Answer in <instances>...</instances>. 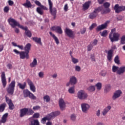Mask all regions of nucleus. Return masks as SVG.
<instances>
[{
	"mask_svg": "<svg viewBox=\"0 0 125 125\" xmlns=\"http://www.w3.org/2000/svg\"><path fill=\"white\" fill-rule=\"evenodd\" d=\"M112 71L113 73H116L119 71V66H116V65H113L112 66Z\"/></svg>",
	"mask_w": 125,
	"mask_h": 125,
	"instance_id": "obj_41",
	"label": "nucleus"
},
{
	"mask_svg": "<svg viewBox=\"0 0 125 125\" xmlns=\"http://www.w3.org/2000/svg\"><path fill=\"white\" fill-rule=\"evenodd\" d=\"M44 74L43 73V72H40L39 73V78H43V76H44Z\"/></svg>",
	"mask_w": 125,
	"mask_h": 125,
	"instance_id": "obj_59",
	"label": "nucleus"
},
{
	"mask_svg": "<svg viewBox=\"0 0 125 125\" xmlns=\"http://www.w3.org/2000/svg\"><path fill=\"white\" fill-rule=\"evenodd\" d=\"M18 86L21 89H25V87H26V82H24L23 84H21V83H18Z\"/></svg>",
	"mask_w": 125,
	"mask_h": 125,
	"instance_id": "obj_36",
	"label": "nucleus"
},
{
	"mask_svg": "<svg viewBox=\"0 0 125 125\" xmlns=\"http://www.w3.org/2000/svg\"><path fill=\"white\" fill-rule=\"evenodd\" d=\"M34 2L36 5H38V6H40L37 8L36 11L37 13L40 14V15H43V10H48V8L46 7V6L42 5V3L40 1L36 0L34 1Z\"/></svg>",
	"mask_w": 125,
	"mask_h": 125,
	"instance_id": "obj_2",
	"label": "nucleus"
},
{
	"mask_svg": "<svg viewBox=\"0 0 125 125\" xmlns=\"http://www.w3.org/2000/svg\"><path fill=\"white\" fill-rule=\"evenodd\" d=\"M4 12H5L6 13H7L9 11V7L8 6H5L4 8Z\"/></svg>",
	"mask_w": 125,
	"mask_h": 125,
	"instance_id": "obj_55",
	"label": "nucleus"
},
{
	"mask_svg": "<svg viewBox=\"0 0 125 125\" xmlns=\"http://www.w3.org/2000/svg\"><path fill=\"white\" fill-rule=\"evenodd\" d=\"M7 68H8V69H12L13 68V66H12V64H11V63H8L7 65Z\"/></svg>",
	"mask_w": 125,
	"mask_h": 125,
	"instance_id": "obj_64",
	"label": "nucleus"
},
{
	"mask_svg": "<svg viewBox=\"0 0 125 125\" xmlns=\"http://www.w3.org/2000/svg\"><path fill=\"white\" fill-rule=\"evenodd\" d=\"M116 32V28L112 29L110 34L109 35V39L110 40L111 42H118V41H119V39H120V34L118 32Z\"/></svg>",
	"mask_w": 125,
	"mask_h": 125,
	"instance_id": "obj_3",
	"label": "nucleus"
},
{
	"mask_svg": "<svg viewBox=\"0 0 125 125\" xmlns=\"http://www.w3.org/2000/svg\"><path fill=\"white\" fill-rule=\"evenodd\" d=\"M96 116L97 117H100V109H98L97 111H96Z\"/></svg>",
	"mask_w": 125,
	"mask_h": 125,
	"instance_id": "obj_63",
	"label": "nucleus"
},
{
	"mask_svg": "<svg viewBox=\"0 0 125 125\" xmlns=\"http://www.w3.org/2000/svg\"><path fill=\"white\" fill-rule=\"evenodd\" d=\"M8 22L9 25H10V26H11L12 28H15V27H16V26L19 27V28H21V27H22V25H20L19 22H18L17 21H16V20H15L14 19H12L11 18L8 19Z\"/></svg>",
	"mask_w": 125,
	"mask_h": 125,
	"instance_id": "obj_8",
	"label": "nucleus"
},
{
	"mask_svg": "<svg viewBox=\"0 0 125 125\" xmlns=\"http://www.w3.org/2000/svg\"><path fill=\"white\" fill-rule=\"evenodd\" d=\"M75 71L76 72H80L81 71V66L79 65L75 66Z\"/></svg>",
	"mask_w": 125,
	"mask_h": 125,
	"instance_id": "obj_58",
	"label": "nucleus"
},
{
	"mask_svg": "<svg viewBox=\"0 0 125 125\" xmlns=\"http://www.w3.org/2000/svg\"><path fill=\"white\" fill-rule=\"evenodd\" d=\"M64 32L68 38H70V39H75V34L72 29L66 28L64 30Z\"/></svg>",
	"mask_w": 125,
	"mask_h": 125,
	"instance_id": "obj_11",
	"label": "nucleus"
},
{
	"mask_svg": "<svg viewBox=\"0 0 125 125\" xmlns=\"http://www.w3.org/2000/svg\"><path fill=\"white\" fill-rule=\"evenodd\" d=\"M1 81L2 84L3 85V87L4 88V87L6 86V84H7V82H6V77H5V72H4V71L1 72Z\"/></svg>",
	"mask_w": 125,
	"mask_h": 125,
	"instance_id": "obj_14",
	"label": "nucleus"
},
{
	"mask_svg": "<svg viewBox=\"0 0 125 125\" xmlns=\"http://www.w3.org/2000/svg\"><path fill=\"white\" fill-rule=\"evenodd\" d=\"M114 51L111 49L108 51L107 55V59L108 61H111L112 59L113 58V52Z\"/></svg>",
	"mask_w": 125,
	"mask_h": 125,
	"instance_id": "obj_23",
	"label": "nucleus"
},
{
	"mask_svg": "<svg viewBox=\"0 0 125 125\" xmlns=\"http://www.w3.org/2000/svg\"><path fill=\"white\" fill-rule=\"evenodd\" d=\"M33 118L35 119H39L40 118V113H35L33 115Z\"/></svg>",
	"mask_w": 125,
	"mask_h": 125,
	"instance_id": "obj_52",
	"label": "nucleus"
},
{
	"mask_svg": "<svg viewBox=\"0 0 125 125\" xmlns=\"http://www.w3.org/2000/svg\"><path fill=\"white\" fill-rule=\"evenodd\" d=\"M26 82L29 86L30 90L33 92H36V86H35L33 82L30 79H27Z\"/></svg>",
	"mask_w": 125,
	"mask_h": 125,
	"instance_id": "obj_15",
	"label": "nucleus"
},
{
	"mask_svg": "<svg viewBox=\"0 0 125 125\" xmlns=\"http://www.w3.org/2000/svg\"><path fill=\"white\" fill-rule=\"evenodd\" d=\"M115 13H121L122 11H125V6H120L119 4H116L114 7Z\"/></svg>",
	"mask_w": 125,
	"mask_h": 125,
	"instance_id": "obj_10",
	"label": "nucleus"
},
{
	"mask_svg": "<svg viewBox=\"0 0 125 125\" xmlns=\"http://www.w3.org/2000/svg\"><path fill=\"white\" fill-rule=\"evenodd\" d=\"M32 45L30 43H28L24 47V50L25 51H21L17 50V49H14V52H15L16 54L20 55V58L21 59H29L30 58V56L29 55V53L30 50H31V47Z\"/></svg>",
	"mask_w": 125,
	"mask_h": 125,
	"instance_id": "obj_1",
	"label": "nucleus"
},
{
	"mask_svg": "<svg viewBox=\"0 0 125 125\" xmlns=\"http://www.w3.org/2000/svg\"><path fill=\"white\" fill-rule=\"evenodd\" d=\"M51 31H54L57 34H59L60 35H62L63 34V30H62V28L61 26H53L51 28Z\"/></svg>",
	"mask_w": 125,
	"mask_h": 125,
	"instance_id": "obj_12",
	"label": "nucleus"
},
{
	"mask_svg": "<svg viewBox=\"0 0 125 125\" xmlns=\"http://www.w3.org/2000/svg\"><path fill=\"white\" fill-rule=\"evenodd\" d=\"M51 120V118L49 116V114H48L46 115L45 117L43 118L41 120L42 124H43L44 125L45 123H46V121H50Z\"/></svg>",
	"mask_w": 125,
	"mask_h": 125,
	"instance_id": "obj_29",
	"label": "nucleus"
},
{
	"mask_svg": "<svg viewBox=\"0 0 125 125\" xmlns=\"http://www.w3.org/2000/svg\"><path fill=\"white\" fill-rule=\"evenodd\" d=\"M40 109H41V106L40 105L34 106L33 107V110L34 111L40 110Z\"/></svg>",
	"mask_w": 125,
	"mask_h": 125,
	"instance_id": "obj_51",
	"label": "nucleus"
},
{
	"mask_svg": "<svg viewBox=\"0 0 125 125\" xmlns=\"http://www.w3.org/2000/svg\"><path fill=\"white\" fill-rule=\"evenodd\" d=\"M70 119L71 121H76V115L72 114L70 116Z\"/></svg>",
	"mask_w": 125,
	"mask_h": 125,
	"instance_id": "obj_57",
	"label": "nucleus"
},
{
	"mask_svg": "<svg viewBox=\"0 0 125 125\" xmlns=\"http://www.w3.org/2000/svg\"><path fill=\"white\" fill-rule=\"evenodd\" d=\"M48 4L49 6V11L51 15L53 16V19H56V14H57V9L56 8L53 7V3L51 1V0H48Z\"/></svg>",
	"mask_w": 125,
	"mask_h": 125,
	"instance_id": "obj_4",
	"label": "nucleus"
},
{
	"mask_svg": "<svg viewBox=\"0 0 125 125\" xmlns=\"http://www.w3.org/2000/svg\"><path fill=\"white\" fill-rule=\"evenodd\" d=\"M90 3H91V1H90L85 2L83 5V10H87L89 8V6H90Z\"/></svg>",
	"mask_w": 125,
	"mask_h": 125,
	"instance_id": "obj_30",
	"label": "nucleus"
},
{
	"mask_svg": "<svg viewBox=\"0 0 125 125\" xmlns=\"http://www.w3.org/2000/svg\"><path fill=\"white\" fill-rule=\"evenodd\" d=\"M111 108L112 107H111V106L110 105H108L106 106L105 108H104L102 111L103 115L106 116V115L108 114V112H109V111L111 110Z\"/></svg>",
	"mask_w": 125,
	"mask_h": 125,
	"instance_id": "obj_24",
	"label": "nucleus"
},
{
	"mask_svg": "<svg viewBox=\"0 0 125 125\" xmlns=\"http://www.w3.org/2000/svg\"><path fill=\"white\" fill-rule=\"evenodd\" d=\"M107 34L108 31L106 30H105L103 31V32L101 34V36H102V37H107Z\"/></svg>",
	"mask_w": 125,
	"mask_h": 125,
	"instance_id": "obj_48",
	"label": "nucleus"
},
{
	"mask_svg": "<svg viewBox=\"0 0 125 125\" xmlns=\"http://www.w3.org/2000/svg\"><path fill=\"white\" fill-rule=\"evenodd\" d=\"M15 84L16 82L15 80L12 81L9 84L8 88H7V93L11 95H13L14 93V90H15Z\"/></svg>",
	"mask_w": 125,
	"mask_h": 125,
	"instance_id": "obj_6",
	"label": "nucleus"
},
{
	"mask_svg": "<svg viewBox=\"0 0 125 125\" xmlns=\"http://www.w3.org/2000/svg\"><path fill=\"white\" fill-rule=\"evenodd\" d=\"M97 42H98V40L95 39L93 42H91L90 43H91L93 46H94L97 44Z\"/></svg>",
	"mask_w": 125,
	"mask_h": 125,
	"instance_id": "obj_50",
	"label": "nucleus"
},
{
	"mask_svg": "<svg viewBox=\"0 0 125 125\" xmlns=\"http://www.w3.org/2000/svg\"><path fill=\"white\" fill-rule=\"evenodd\" d=\"M23 96L24 97H29L32 100H36L37 99V97L28 89L23 90Z\"/></svg>",
	"mask_w": 125,
	"mask_h": 125,
	"instance_id": "obj_9",
	"label": "nucleus"
},
{
	"mask_svg": "<svg viewBox=\"0 0 125 125\" xmlns=\"http://www.w3.org/2000/svg\"><path fill=\"white\" fill-rule=\"evenodd\" d=\"M95 27H96V24L94 23L89 27L90 31L92 30Z\"/></svg>",
	"mask_w": 125,
	"mask_h": 125,
	"instance_id": "obj_56",
	"label": "nucleus"
},
{
	"mask_svg": "<svg viewBox=\"0 0 125 125\" xmlns=\"http://www.w3.org/2000/svg\"><path fill=\"white\" fill-rule=\"evenodd\" d=\"M22 5L25 7H27V8H30L32 7V3L29 0H26L25 3L22 4Z\"/></svg>",
	"mask_w": 125,
	"mask_h": 125,
	"instance_id": "obj_32",
	"label": "nucleus"
},
{
	"mask_svg": "<svg viewBox=\"0 0 125 125\" xmlns=\"http://www.w3.org/2000/svg\"><path fill=\"white\" fill-rule=\"evenodd\" d=\"M37 65H38V61L37 59L35 58L33 59V62L30 63V66L31 68H35Z\"/></svg>",
	"mask_w": 125,
	"mask_h": 125,
	"instance_id": "obj_33",
	"label": "nucleus"
},
{
	"mask_svg": "<svg viewBox=\"0 0 125 125\" xmlns=\"http://www.w3.org/2000/svg\"><path fill=\"white\" fill-rule=\"evenodd\" d=\"M8 2L9 3V5H10V6H12V5H13V4H14V2H13V1H12L11 0H9L8 1Z\"/></svg>",
	"mask_w": 125,
	"mask_h": 125,
	"instance_id": "obj_62",
	"label": "nucleus"
},
{
	"mask_svg": "<svg viewBox=\"0 0 125 125\" xmlns=\"http://www.w3.org/2000/svg\"><path fill=\"white\" fill-rule=\"evenodd\" d=\"M70 83L72 85H75V84H77L78 83V80H77V78L75 76H72L70 80Z\"/></svg>",
	"mask_w": 125,
	"mask_h": 125,
	"instance_id": "obj_26",
	"label": "nucleus"
},
{
	"mask_svg": "<svg viewBox=\"0 0 125 125\" xmlns=\"http://www.w3.org/2000/svg\"><path fill=\"white\" fill-rule=\"evenodd\" d=\"M71 60L73 64H77V63L79 62V60L74 58V57L72 56H71Z\"/></svg>",
	"mask_w": 125,
	"mask_h": 125,
	"instance_id": "obj_44",
	"label": "nucleus"
},
{
	"mask_svg": "<svg viewBox=\"0 0 125 125\" xmlns=\"http://www.w3.org/2000/svg\"><path fill=\"white\" fill-rule=\"evenodd\" d=\"M93 48V46L90 43L87 47V50L88 51H90L91 49Z\"/></svg>",
	"mask_w": 125,
	"mask_h": 125,
	"instance_id": "obj_54",
	"label": "nucleus"
},
{
	"mask_svg": "<svg viewBox=\"0 0 125 125\" xmlns=\"http://www.w3.org/2000/svg\"><path fill=\"white\" fill-rule=\"evenodd\" d=\"M20 117L21 118H23V117H25V116L27 115L28 113V108H24L20 109Z\"/></svg>",
	"mask_w": 125,
	"mask_h": 125,
	"instance_id": "obj_21",
	"label": "nucleus"
},
{
	"mask_svg": "<svg viewBox=\"0 0 125 125\" xmlns=\"http://www.w3.org/2000/svg\"><path fill=\"white\" fill-rule=\"evenodd\" d=\"M81 108L83 113H87V111L90 108V105L86 103H83L81 104Z\"/></svg>",
	"mask_w": 125,
	"mask_h": 125,
	"instance_id": "obj_16",
	"label": "nucleus"
},
{
	"mask_svg": "<svg viewBox=\"0 0 125 125\" xmlns=\"http://www.w3.org/2000/svg\"><path fill=\"white\" fill-rule=\"evenodd\" d=\"M90 58H91L92 61L95 62V56H94V54L90 55Z\"/></svg>",
	"mask_w": 125,
	"mask_h": 125,
	"instance_id": "obj_60",
	"label": "nucleus"
},
{
	"mask_svg": "<svg viewBox=\"0 0 125 125\" xmlns=\"http://www.w3.org/2000/svg\"><path fill=\"white\" fill-rule=\"evenodd\" d=\"M5 107H6V104L4 103L0 105V113H2L3 111L5 109Z\"/></svg>",
	"mask_w": 125,
	"mask_h": 125,
	"instance_id": "obj_34",
	"label": "nucleus"
},
{
	"mask_svg": "<svg viewBox=\"0 0 125 125\" xmlns=\"http://www.w3.org/2000/svg\"><path fill=\"white\" fill-rule=\"evenodd\" d=\"M114 62L116 64H120V58L119 56H116L114 58Z\"/></svg>",
	"mask_w": 125,
	"mask_h": 125,
	"instance_id": "obj_45",
	"label": "nucleus"
},
{
	"mask_svg": "<svg viewBox=\"0 0 125 125\" xmlns=\"http://www.w3.org/2000/svg\"><path fill=\"white\" fill-rule=\"evenodd\" d=\"M32 40L36 43L40 44V45H42V38L36 37H32Z\"/></svg>",
	"mask_w": 125,
	"mask_h": 125,
	"instance_id": "obj_22",
	"label": "nucleus"
},
{
	"mask_svg": "<svg viewBox=\"0 0 125 125\" xmlns=\"http://www.w3.org/2000/svg\"><path fill=\"white\" fill-rule=\"evenodd\" d=\"M103 9V6H100L95 9L94 11L89 14V18L90 19H94V18H96V17H97V15H98V13H99L100 11H102Z\"/></svg>",
	"mask_w": 125,
	"mask_h": 125,
	"instance_id": "obj_5",
	"label": "nucleus"
},
{
	"mask_svg": "<svg viewBox=\"0 0 125 125\" xmlns=\"http://www.w3.org/2000/svg\"><path fill=\"white\" fill-rule=\"evenodd\" d=\"M21 29H22V30H24L25 31V34L26 36L28 37V38H31L32 37V33L31 32V31L28 30V27L25 26L24 27L23 25L22 26H21Z\"/></svg>",
	"mask_w": 125,
	"mask_h": 125,
	"instance_id": "obj_18",
	"label": "nucleus"
},
{
	"mask_svg": "<svg viewBox=\"0 0 125 125\" xmlns=\"http://www.w3.org/2000/svg\"><path fill=\"white\" fill-rule=\"evenodd\" d=\"M68 92L71 94H74V93H75V86H73L69 88L68 89Z\"/></svg>",
	"mask_w": 125,
	"mask_h": 125,
	"instance_id": "obj_40",
	"label": "nucleus"
},
{
	"mask_svg": "<svg viewBox=\"0 0 125 125\" xmlns=\"http://www.w3.org/2000/svg\"><path fill=\"white\" fill-rule=\"evenodd\" d=\"M30 125H40V122L38 120H33L31 121Z\"/></svg>",
	"mask_w": 125,
	"mask_h": 125,
	"instance_id": "obj_37",
	"label": "nucleus"
},
{
	"mask_svg": "<svg viewBox=\"0 0 125 125\" xmlns=\"http://www.w3.org/2000/svg\"><path fill=\"white\" fill-rule=\"evenodd\" d=\"M59 115H60V111H56L50 113L49 116L51 119H52V118H55V117H57V116H59Z\"/></svg>",
	"mask_w": 125,
	"mask_h": 125,
	"instance_id": "obj_28",
	"label": "nucleus"
},
{
	"mask_svg": "<svg viewBox=\"0 0 125 125\" xmlns=\"http://www.w3.org/2000/svg\"><path fill=\"white\" fill-rule=\"evenodd\" d=\"M43 100L47 102V103H48L50 101V97L48 95H45L43 97Z\"/></svg>",
	"mask_w": 125,
	"mask_h": 125,
	"instance_id": "obj_39",
	"label": "nucleus"
},
{
	"mask_svg": "<svg viewBox=\"0 0 125 125\" xmlns=\"http://www.w3.org/2000/svg\"><path fill=\"white\" fill-rule=\"evenodd\" d=\"M125 72V66H121L119 67L118 70L117 71L118 75H122V74H124Z\"/></svg>",
	"mask_w": 125,
	"mask_h": 125,
	"instance_id": "obj_31",
	"label": "nucleus"
},
{
	"mask_svg": "<svg viewBox=\"0 0 125 125\" xmlns=\"http://www.w3.org/2000/svg\"><path fill=\"white\" fill-rule=\"evenodd\" d=\"M7 117H8V113H6L2 116V118L0 121V124H1V123L2 124H5L6 121H7Z\"/></svg>",
	"mask_w": 125,
	"mask_h": 125,
	"instance_id": "obj_25",
	"label": "nucleus"
},
{
	"mask_svg": "<svg viewBox=\"0 0 125 125\" xmlns=\"http://www.w3.org/2000/svg\"><path fill=\"white\" fill-rule=\"evenodd\" d=\"M109 23H110L109 21H107L105 22H104V24H102L101 25H99L98 26H97L96 29L97 32H99L100 31H102V30H104V29H106Z\"/></svg>",
	"mask_w": 125,
	"mask_h": 125,
	"instance_id": "obj_13",
	"label": "nucleus"
},
{
	"mask_svg": "<svg viewBox=\"0 0 125 125\" xmlns=\"http://www.w3.org/2000/svg\"><path fill=\"white\" fill-rule=\"evenodd\" d=\"M95 86L98 91L101 90V88H102V83L99 82L95 84Z\"/></svg>",
	"mask_w": 125,
	"mask_h": 125,
	"instance_id": "obj_38",
	"label": "nucleus"
},
{
	"mask_svg": "<svg viewBox=\"0 0 125 125\" xmlns=\"http://www.w3.org/2000/svg\"><path fill=\"white\" fill-rule=\"evenodd\" d=\"M101 11L102 14H107V13H109V12H111V9L109 8H106L105 10H103V9Z\"/></svg>",
	"mask_w": 125,
	"mask_h": 125,
	"instance_id": "obj_35",
	"label": "nucleus"
},
{
	"mask_svg": "<svg viewBox=\"0 0 125 125\" xmlns=\"http://www.w3.org/2000/svg\"><path fill=\"white\" fill-rule=\"evenodd\" d=\"M123 93L121 90H118L115 91V92L113 94L112 96L113 100H116L117 98H119L121 96V95Z\"/></svg>",
	"mask_w": 125,
	"mask_h": 125,
	"instance_id": "obj_20",
	"label": "nucleus"
},
{
	"mask_svg": "<svg viewBox=\"0 0 125 125\" xmlns=\"http://www.w3.org/2000/svg\"><path fill=\"white\" fill-rule=\"evenodd\" d=\"M77 97L80 100H86L88 95L84 90H80L77 93Z\"/></svg>",
	"mask_w": 125,
	"mask_h": 125,
	"instance_id": "obj_7",
	"label": "nucleus"
},
{
	"mask_svg": "<svg viewBox=\"0 0 125 125\" xmlns=\"http://www.w3.org/2000/svg\"><path fill=\"white\" fill-rule=\"evenodd\" d=\"M110 3L108 2H106L104 3V6L105 8H109V7H110Z\"/></svg>",
	"mask_w": 125,
	"mask_h": 125,
	"instance_id": "obj_49",
	"label": "nucleus"
},
{
	"mask_svg": "<svg viewBox=\"0 0 125 125\" xmlns=\"http://www.w3.org/2000/svg\"><path fill=\"white\" fill-rule=\"evenodd\" d=\"M121 44H125V35L122 36L120 41Z\"/></svg>",
	"mask_w": 125,
	"mask_h": 125,
	"instance_id": "obj_47",
	"label": "nucleus"
},
{
	"mask_svg": "<svg viewBox=\"0 0 125 125\" xmlns=\"http://www.w3.org/2000/svg\"><path fill=\"white\" fill-rule=\"evenodd\" d=\"M110 89H111V86H110V85H105L104 92L107 93V92H108L110 91Z\"/></svg>",
	"mask_w": 125,
	"mask_h": 125,
	"instance_id": "obj_43",
	"label": "nucleus"
},
{
	"mask_svg": "<svg viewBox=\"0 0 125 125\" xmlns=\"http://www.w3.org/2000/svg\"><path fill=\"white\" fill-rule=\"evenodd\" d=\"M117 20L118 21H122L123 20V16L119 15L117 17Z\"/></svg>",
	"mask_w": 125,
	"mask_h": 125,
	"instance_id": "obj_61",
	"label": "nucleus"
},
{
	"mask_svg": "<svg viewBox=\"0 0 125 125\" xmlns=\"http://www.w3.org/2000/svg\"><path fill=\"white\" fill-rule=\"evenodd\" d=\"M35 113V112L34 111V110H33V109H32L31 108H28V111H27V116H30L31 115H33V114H34Z\"/></svg>",
	"mask_w": 125,
	"mask_h": 125,
	"instance_id": "obj_42",
	"label": "nucleus"
},
{
	"mask_svg": "<svg viewBox=\"0 0 125 125\" xmlns=\"http://www.w3.org/2000/svg\"><path fill=\"white\" fill-rule=\"evenodd\" d=\"M59 106L62 111H64V110H65V107H66V103L63 99H61L59 100Z\"/></svg>",
	"mask_w": 125,
	"mask_h": 125,
	"instance_id": "obj_19",
	"label": "nucleus"
},
{
	"mask_svg": "<svg viewBox=\"0 0 125 125\" xmlns=\"http://www.w3.org/2000/svg\"><path fill=\"white\" fill-rule=\"evenodd\" d=\"M6 102L9 105V109L10 110H13L14 109L15 106L14 104L12 103V101L10 100V99L8 98V97H5Z\"/></svg>",
	"mask_w": 125,
	"mask_h": 125,
	"instance_id": "obj_17",
	"label": "nucleus"
},
{
	"mask_svg": "<svg viewBox=\"0 0 125 125\" xmlns=\"http://www.w3.org/2000/svg\"><path fill=\"white\" fill-rule=\"evenodd\" d=\"M88 90L90 92H92L95 91V86H90L88 88Z\"/></svg>",
	"mask_w": 125,
	"mask_h": 125,
	"instance_id": "obj_46",
	"label": "nucleus"
},
{
	"mask_svg": "<svg viewBox=\"0 0 125 125\" xmlns=\"http://www.w3.org/2000/svg\"><path fill=\"white\" fill-rule=\"evenodd\" d=\"M49 34L53 38V40H54L56 44H59L60 43V42H59V40L58 39V38L55 36V35L53 34L52 32H50Z\"/></svg>",
	"mask_w": 125,
	"mask_h": 125,
	"instance_id": "obj_27",
	"label": "nucleus"
},
{
	"mask_svg": "<svg viewBox=\"0 0 125 125\" xmlns=\"http://www.w3.org/2000/svg\"><path fill=\"white\" fill-rule=\"evenodd\" d=\"M85 32H86V28L85 27H84L81 30V34H82V35H83V34H85Z\"/></svg>",
	"mask_w": 125,
	"mask_h": 125,
	"instance_id": "obj_53",
	"label": "nucleus"
}]
</instances>
